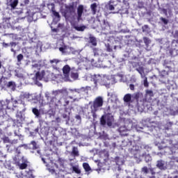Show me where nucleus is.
<instances>
[{
	"mask_svg": "<svg viewBox=\"0 0 178 178\" xmlns=\"http://www.w3.org/2000/svg\"><path fill=\"white\" fill-rule=\"evenodd\" d=\"M113 122H115V118L111 113L103 115L100 118L101 126H106L107 124L108 127H112Z\"/></svg>",
	"mask_w": 178,
	"mask_h": 178,
	"instance_id": "obj_1",
	"label": "nucleus"
},
{
	"mask_svg": "<svg viewBox=\"0 0 178 178\" xmlns=\"http://www.w3.org/2000/svg\"><path fill=\"white\" fill-rule=\"evenodd\" d=\"M87 91L86 88H81L79 89H71L70 90V95L68 97L70 99H73L74 102L76 101H79L77 99L78 97H81V95H84V92Z\"/></svg>",
	"mask_w": 178,
	"mask_h": 178,
	"instance_id": "obj_2",
	"label": "nucleus"
},
{
	"mask_svg": "<svg viewBox=\"0 0 178 178\" xmlns=\"http://www.w3.org/2000/svg\"><path fill=\"white\" fill-rule=\"evenodd\" d=\"M89 105H90V109H97L99 111V108L104 106V97L101 96L97 97L93 102H90Z\"/></svg>",
	"mask_w": 178,
	"mask_h": 178,
	"instance_id": "obj_3",
	"label": "nucleus"
},
{
	"mask_svg": "<svg viewBox=\"0 0 178 178\" xmlns=\"http://www.w3.org/2000/svg\"><path fill=\"white\" fill-rule=\"evenodd\" d=\"M56 97H52L51 99L49 102V105L51 106H62V102L64 101V106H67V105H69L70 101L67 99V98H63L58 100V103H56Z\"/></svg>",
	"mask_w": 178,
	"mask_h": 178,
	"instance_id": "obj_4",
	"label": "nucleus"
},
{
	"mask_svg": "<svg viewBox=\"0 0 178 178\" xmlns=\"http://www.w3.org/2000/svg\"><path fill=\"white\" fill-rule=\"evenodd\" d=\"M24 156H20L19 154L16 155L13 158V161L17 166H19L20 170H24V169L27 168V163H20V159H24Z\"/></svg>",
	"mask_w": 178,
	"mask_h": 178,
	"instance_id": "obj_5",
	"label": "nucleus"
},
{
	"mask_svg": "<svg viewBox=\"0 0 178 178\" xmlns=\"http://www.w3.org/2000/svg\"><path fill=\"white\" fill-rule=\"evenodd\" d=\"M76 13V9L74 8V5H70V6H66L65 9L64 10V16L67 18L69 19V17H72L74 13Z\"/></svg>",
	"mask_w": 178,
	"mask_h": 178,
	"instance_id": "obj_6",
	"label": "nucleus"
},
{
	"mask_svg": "<svg viewBox=\"0 0 178 178\" xmlns=\"http://www.w3.org/2000/svg\"><path fill=\"white\" fill-rule=\"evenodd\" d=\"M171 47L172 49L170 50V54L171 56H175L174 52L176 54L178 51V40H173L171 42Z\"/></svg>",
	"mask_w": 178,
	"mask_h": 178,
	"instance_id": "obj_7",
	"label": "nucleus"
},
{
	"mask_svg": "<svg viewBox=\"0 0 178 178\" xmlns=\"http://www.w3.org/2000/svg\"><path fill=\"white\" fill-rule=\"evenodd\" d=\"M172 141L170 139H163L161 142V145H159V149H163V148H168L169 145H172Z\"/></svg>",
	"mask_w": 178,
	"mask_h": 178,
	"instance_id": "obj_8",
	"label": "nucleus"
},
{
	"mask_svg": "<svg viewBox=\"0 0 178 178\" xmlns=\"http://www.w3.org/2000/svg\"><path fill=\"white\" fill-rule=\"evenodd\" d=\"M7 5L10 7L11 10H15L19 5V0H7Z\"/></svg>",
	"mask_w": 178,
	"mask_h": 178,
	"instance_id": "obj_9",
	"label": "nucleus"
},
{
	"mask_svg": "<svg viewBox=\"0 0 178 178\" xmlns=\"http://www.w3.org/2000/svg\"><path fill=\"white\" fill-rule=\"evenodd\" d=\"M156 168L160 169V170H166V169H168V167H166V162L163 160H158L156 161Z\"/></svg>",
	"mask_w": 178,
	"mask_h": 178,
	"instance_id": "obj_10",
	"label": "nucleus"
},
{
	"mask_svg": "<svg viewBox=\"0 0 178 178\" xmlns=\"http://www.w3.org/2000/svg\"><path fill=\"white\" fill-rule=\"evenodd\" d=\"M84 12V6L83 5H79L77 8V20L80 22L81 19V16H83V13Z\"/></svg>",
	"mask_w": 178,
	"mask_h": 178,
	"instance_id": "obj_11",
	"label": "nucleus"
},
{
	"mask_svg": "<svg viewBox=\"0 0 178 178\" xmlns=\"http://www.w3.org/2000/svg\"><path fill=\"white\" fill-rule=\"evenodd\" d=\"M119 132L121 136H128L129 135V130L126 127H120L119 128Z\"/></svg>",
	"mask_w": 178,
	"mask_h": 178,
	"instance_id": "obj_12",
	"label": "nucleus"
},
{
	"mask_svg": "<svg viewBox=\"0 0 178 178\" xmlns=\"http://www.w3.org/2000/svg\"><path fill=\"white\" fill-rule=\"evenodd\" d=\"M44 76H45V71L44 70H42L41 72H38L36 74H35V79L36 80H42V79H44Z\"/></svg>",
	"mask_w": 178,
	"mask_h": 178,
	"instance_id": "obj_13",
	"label": "nucleus"
},
{
	"mask_svg": "<svg viewBox=\"0 0 178 178\" xmlns=\"http://www.w3.org/2000/svg\"><path fill=\"white\" fill-rule=\"evenodd\" d=\"M131 97H132L131 94L130 93L126 94L123 97L124 102H126L127 104H129V102H133V100H131Z\"/></svg>",
	"mask_w": 178,
	"mask_h": 178,
	"instance_id": "obj_14",
	"label": "nucleus"
},
{
	"mask_svg": "<svg viewBox=\"0 0 178 178\" xmlns=\"http://www.w3.org/2000/svg\"><path fill=\"white\" fill-rule=\"evenodd\" d=\"M17 42H10V47L11 52H13L14 55H16V50H15V48H16V46L17 45Z\"/></svg>",
	"mask_w": 178,
	"mask_h": 178,
	"instance_id": "obj_15",
	"label": "nucleus"
},
{
	"mask_svg": "<svg viewBox=\"0 0 178 178\" xmlns=\"http://www.w3.org/2000/svg\"><path fill=\"white\" fill-rule=\"evenodd\" d=\"M63 73L65 74V76H69V73H70V67L67 65H65L63 67Z\"/></svg>",
	"mask_w": 178,
	"mask_h": 178,
	"instance_id": "obj_16",
	"label": "nucleus"
},
{
	"mask_svg": "<svg viewBox=\"0 0 178 178\" xmlns=\"http://www.w3.org/2000/svg\"><path fill=\"white\" fill-rule=\"evenodd\" d=\"M89 42L90 44H92L93 47H97V38L94 36L89 37Z\"/></svg>",
	"mask_w": 178,
	"mask_h": 178,
	"instance_id": "obj_17",
	"label": "nucleus"
},
{
	"mask_svg": "<svg viewBox=\"0 0 178 178\" xmlns=\"http://www.w3.org/2000/svg\"><path fill=\"white\" fill-rule=\"evenodd\" d=\"M97 8H98L97 3H93L90 5V9L92 15H97Z\"/></svg>",
	"mask_w": 178,
	"mask_h": 178,
	"instance_id": "obj_18",
	"label": "nucleus"
},
{
	"mask_svg": "<svg viewBox=\"0 0 178 178\" xmlns=\"http://www.w3.org/2000/svg\"><path fill=\"white\" fill-rule=\"evenodd\" d=\"M6 148L8 152H12L13 151H15V149H16V146H15L13 143H10L8 145H6Z\"/></svg>",
	"mask_w": 178,
	"mask_h": 178,
	"instance_id": "obj_19",
	"label": "nucleus"
},
{
	"mask_svg": "<svg viewBox=\"0 0 178 178\" xmlns=\"http://www.w3.org/2000/svg\"><path fill=\"white\" fill-rule=\"evenodd\" d=\"M58 165H60V168H65V162H66V160L59 157L57 161Z\"/></svg>",
	"mask_w": 178,
	"mask_h": 178,
	"instance_id": "obj_20",
	"label": "nucleus"
},
{
	"mask_svg": "<svg viewBox=\"0 0 178 178\" xmlns=\"http://www.w3.org/2000/svg\"><path fill=\"white\" fill-rule=\"evenodd\" d=\"M102 29L104 31H106V30L109 31L111 30V26L109 25V23L104 22Z\"/></svg>",
	"mask_w": 178,
	"mask_h": 178,
	"instance_id": "obj_21",
	"label": "nucleus"
},
{
	"mask_svg": "<svg viewBox=\"0 0 178 178\" xmlns=\"http://www.w3.org/2000/svg\"><path fill=\"white\" fill-rule=\"evenodd\" d=\"M83 168L85 172H91V167L90 166V164H88V163H83Z\"/></svg>",
	"mask_w": 178,
	"mask_h": 178,
	"instance_id": "obj_22",
	"label": "nucleus"
},
{
	"mask_svg": "<svg viewBox=\"0 0 178 178\" xmlns=\"http://www.w3.org/2000/svg\"><path fill=\"white\" fill-rule=\"evenodd\" d=\"M30 145H32V149H40V145L37 144V142H35V140H32Z\"/></svg>",
	"mask_w": 178,
	"mask_h": 178,
	"instance_id": "obj_23",
	"label": "nucleus"
},
{
	"mask_svg": "<svg viewBox=\"0 0 178 178\" xmlns=\"http://www.w3.org/2000/svg\"><path fill=\"white\" fill-rule=\"evenodd\" d=\"M72 170L74 173H76V175H80L81 173V170H80L79 165H73Z\"/></svg>",
	"mask_w": 178,
	"mask_h": 178,
	"instance_id": "obj_24",
	"label": "nucleus"
},
{
	"mask_svg": "<svg viewBox=\"0 0 178 178\" xmlns=\"http://www.w3.org/2000/svg\"><path fill=\"white\" fill-rule=\"evenodd\" d=\"M140 99V93L136 92L132 95V102L134 101H136V102H138V99Z\"/></svg>",
	"mask_w": 178,
	"mask_h": 178,
	"instance_id": "obj_25",
	"label": "nucleus"
},
{
	"mask_svg": "<svg viewBox=\"0 0 178 178\" xmlns=\"http://www.w3.org/2000/svg\"><path fill=\"white\" fill-rule=\"evenodd\" d=\"M136 72L140 74L141 77L144 76V67H139L138 68L136 69Z\"/></svg>",
	"mask_w": 178,
	"mask_h": 178,
	"instance_id": "obj_26",
	"label": "nucleus"
},
{
	"mask_svg": "<svg viewBox=\"0 0 178 178\" xmlns=\"http://www.w3.org/2000/svg\"><path fill=\"white\" fill-rule=\"evenodd\" d=\"M90 112L93 119H97V112H98V110L95 108H90Z\"/></svg>",
	"mask_w": 178,
	"mask_h": 178,
	"instance_id": "obj_27",
	"label": "nucleus"
},
{
	"mask_svg": "<svg viewBox=\"0 0 178 178\" xmlns=\"http://www.w3.org/2000/svg\"><path fill=\"white\" fill-rule=\"evenodd\" d=\"M51 11L55 17H57V19H60V15H59V13L55 10V7H53L51 8Z\"/></svg>",
	"mask_w": 178,
	"mask_h": 178,
	"instance_id": "obj_28",
	"label": "nucleus"
},
{
	"mask_svg": "<svg viewBox=\"0 0 178 178\" xmlns=\"http://www.w3.org/2000/svg\"><path fill=\"white\" fill-rule=\"evenodd\" d=\"M72 154L74 156H79V150L77 149V147H74L72 148Z\"/></svg>",
	"mask_w": 178,
	"mask_h": 178,
	"instance_id": "obj_29",
	"label": "nucleus"
},
{
	"mask_svg": "<svg viewBox=\"0 0 178 178\" xmlns=\"http://www.w3.org/2000/svg\"><path fill=\"white\" fill-rule=\"evenodd\" d=\"M71 79L73 80H77L79 79V73L77 72H72L70 74Z\"/></svg>",
	"mask_w": 178,
	"mask_h": 178,
	"instance_id": "obj_30",
	"label": "nucleus"
},
{
	"mask_svg": "<svg viewBox=\"0 0 178 178\" xmlns=\"http://www.w3.org/2000/svg\"><path fill=\"white\" fill-rule=\"evenodd\" d=\"M65 92H67V91L65 89H61V90H56L54 92L55 95H58L59 94H65Z\"/></svg>",
	"mask_w": 178,
	"mask_h": 178,
	"instance_id": "obj_31",
	"label": "nucleus"
},
{
	"mask_svg": "<svg viewBox=\"0 0 178 178\" xmlns=\"http://www.w3.org/2000/svg\"><path fill=\"white\" fill-rule=\"evenodd\" d=\"M32 112L36 116V118H39L40 117V111L38 108H33L32 109Z\"/></svg>",
	"mask_w": 178,
	"mask_h": 178,
	"instance_id": "obj_32",
	"label": "nucleus"
},
{
	"mask_svg": "<svg viewBox=\"0 0 178 178\" xmlns=\"http://www.w3.org/2000/svg\"><path fill=\"white\" fill-rule=\"evenodd\" d=\"M74 29H75L76 31H84V30H86V26H74Z\"/></svg>",
	"mask_w": 178,
	"mask_h": 178,
	"instance_id": "obj_33",
	"label": "nucleus"
},
{
	"mask_svg": "<svg viewBox=\"0 0 178 178\" xmlns=\"http://www.w3.org/2000/svg\"><path fill=\"white\" fill-rule=\"evenodd\" d=\"M113 3V2H112V1H110L107 4L108 9H109V10H115V6H113V5L111 4Z\"/></svg>",
	"mask_w": 178,
	"mask_h": 178,
	"instance_id": "obj_34",
	"label": "nucleus"
},
{
	"mask_svg": "<svg viewBox=\"0 0 178 178\" xmlns=\"http://www.w3.org/2000/svg\"><path fill=\"white\" fill-rule=\"evenodd\" d=\"M143 41L146 45V47H148L149 45V43L151 42V40H149V38H148L147 37L143 38Z\"/></svg>",
	"mask_w": 178,
	"mask_h": 178,
	"instance_id": "obj_35",
	"label": "nucleus"
},
{
	"mask_svg": "<svg viewBox=\"0 0 178 178\" xmlns=\"http://www.w3.org/2000/svg\"><path fill=\"white\" fill-rule=\"evenodd\" d=\"M24 58V56L22 54H19L17 56V60L18 63H20V62H22V59Z\"/></svg>",
	"mask_w": 178,
	"mask_h": 178,
	"instance_id": "obj_36",
	"label": "nucleus"
},
{
	"mask_svg": "<svg viewBox=\"0 0 178 178\" xmlns=\"http://www.w3.org/2000/svg\"><path fill=\"white\" fill-rule=\"evenodd\" d=\"M67 49V47L66 45H64L62 47H59V51L62 52V54H65Z\"/></svg>",
	"mask_w": 178,
	"mask_h": 178,
	"instance_id": "obj_37",
	"label": "nucleus"
},
{
	"mask_svg": "<svg viewBox=\"0 0 178 178\" xmlns=\"http://www.w3.org/2000/svg\"><path fill=\"white\" fill-rule=\"evenodd\" d=\"M1 45L3 47V48H5L6 49L10 47V43H6L5 42H3L1 43Z\"/></svg>",
	"mask_w": 178,
	"mask_h": 178,
	"instance_id": "obj_38",
	"label": "nucleus"
},
{
	"mask_svg": "<svg viewBox=\"0 0 178 178\" xmlns=\"http://www.w3.org/2000/svg\"><path fill=\"white\" fill-rule=\"evenodd\" d=\"M142 173H145V175L148 174L149 170H148V168L147 166H145L142 168L141 169Z\"/></svg>",
	"mask_w": 178,
	"mask_h": 178,
	"instance_id": "obj_39",
	"label": "nucleus"
},
{
	"mask_svg": "<svg viewBox=\"0 0 178 178\" xmlns=\"http://www.w3.org/2000/svg\"><path fill=\"white\" fill-rule=\"evenodd\" d=\"M3 142L6 144L8 143H9V144H10V139H9V137H7V136H4L3 138Z\"/></svg>",
	"mask_w": 178,
	"mask_h": 178,
	"instance_id": "obj_40",
	"label": "nucleus"
},
{
	"mask_svg": "<svg viewBox=\"0 0 178 178\" xmlns=\"http://www.w3.org/2000/svg\"><path fill=\"white\" fill-rule=\"evenodd\" d=\"M27 176H28V177H29V178H34V176L33 175V170H29L27 171Z\"/></svg>",
	"mask_w": 178,
	"mask_h": 178,
	"instance_id": "obj_41",
	"label": "nucleus"
},
{
	"mask_svg": "<svg viewBox=\"0 0 178 178\" xmlns=\"http://www.w3.org/2000/svg\"><path fill=\"white\" fill-rule=\"evenodd\" d=\"M143 86H144V87H149V83H148V79L147 77H145L143 81Z\"/></svg>",
	"mask_w": 178,
	"mask_h": 178,
	"instance_id": "obj_42",
	"label": "nucleus"
},
{
	"mask_svg": "<svg viewBox=\"0 0 178 178\" xmlns=\"http://www.w3.org/2000/svg\"><path fill=\"white\" fill-rule=\"evenodd\" d=\"M160 20L164 24H168L169 23V20L166 19V18H164L163 17H161L160 18Z\"/></svg>",
	"mask_w": 178,
	"mask_h": 178,
	"instance_id": "obj_43",
	"label": "nucleus"
},
{
	"mask_svg": "<svg viewBox=\"0 0 178 178\" xmlns=\"http://www.w3.org/2000/svg\"><path fill=\"white\" fill-rule=\"evenodd\" d=\"M142 30L143 33H145V31H148V30H149V27L148 26V25H144L142 27Z\"/></svg>",
	"mask_w": 178,
	"mask_h": 178,
	"instance_id": "obj_44",
	"label": "nucleus"
},
{
	"mask_svg": "<svg viewBox=\"0 0 178 178\" xmlns=\"http://www.w3.org/2000/svg\"><path fill=\"white\" fill-rule=\"evenodd\" d=\"M163 66H165L167 69H169V70H172V67H170V65H169V63H168V62H166V60L164 61Z\"/></svg>",
	"mask_w": 178,
	"mask_h": 178,
	"instance_id": "obj_45",
	"label": "nucleus"
},
{
	"mask_svg": "<svg viewBox=\"0 0 178 178\" xmlns=\"http://www.w3.org/2000/svg\"><path fill=\"white\" fill-rule=\"evenodd\" d=\"M15 83L13 81H9L6 86L8 88H10V87H14Z\"/></svg>",
	"mask_w": 178,
	"mask_h": 178,
	"instance_id": "obj_46",
	"label": "nucleus"
},
{
	"mask_svg": "<svg viewBox=\"0 0 178 178\" xmlns=\"http://www.w3.org/2000/svg\"><path fill=\"white\" fill-rule=\"evenodd\" d=\"M50 63L51 65H54V63H55L56 65H58V63H59V60L58 59H53L50 60Z\"/></svg>",
	"mask_w": 178,
	"mask_h": 178,
	"instance_id": "obj_47",
	"label": "nucleus"
},
{
	"mask_svg": "<svg viewBox=\"0 0 178 178\" xmlns=\"http://www.w3.org/2000/svg\"><path fill=\"white\" fill-rule=\"evenodd\" d=\"M168 74H169V73H168L166 70L161 71V77H165V76H168Z\"/></svg>",
	"mask_w": 178,
	"mask_h": 178,
	"instance_id": "obj_48",
	"label": "nucleus"
},
{
	"mask_svg": "<svg viewBox=\"0 0 178 178\" xmlns=\"http://www.w3.org/2000/svg\"><path fill=\"white\" fill-rule=\"evenodd\" d=\"M146 94L149 95V97H154V92L152 90H147Z\"/></svg>",
	"mask_w": 178,
	"mask_h": 178,
	"instance_id": "obj_49",
	"label": "nucleus"
},
{
	"mask_svg": "<svg viewBox=\"0 0 178 178\" xmlns=\"http://www.w3.org/2000/svg\"><path fill=\"white\" fill-rule=\"evenodd\" d=\"M45 97L47 98V100L52 99V97H51V93L49 92L45 93Z\"/></svg>",
	"mask_w": 178,
	"mask_h": 178,
	"instance_id": "obj_50",
	"label": "nucleus"
},
{
	"mask_svg": "<svg viewBox=\"0 0 178 178\" xmlns=\"http://www.w3.org/2000/svg\"><path fill=\"white\" fill-rule=\"evenodd\" d=\"M48 170L50 173H51V175H56V171L55 170V169L49 168Z\"/></svg>",
	"mask_w": 178,
	"mask_h": 178,
	"instance_id": "obj_51",
	"label": "nucleus"
},
{
	"mask_svg": "<svg viewBox=\"0 0 178 178\" xmlns=\"http://www.w3.org/2000/svg\"><path fill=\"white\" fill-rule=\"evenodd\" d=\"M107 52H112L113 49L112 47H111V45L108 44L106 47Z\"/></svg>",
	"mask_w": 178,
	"mask_h": 178,
	"instance_id": "obj_52",
	"label": "nucleus"
},
{
	"mask_svg": "<svg viewBox=\"0 0 178 178\" xmlns=\"http://www.w3.org/2000/svg\"><path fill=\"white\" fill-rule=\"evenodd\" d=\"M18 143V140L17 139H14L12 141H10V144H13V145H15V144H17Z\"/></svg>",
	"mask_w": 178,
	"mask_h": 178,
	"instance_id": "obj_53",
	"label": "nucleus"
},
{
	"mask_svg": "<svg viewBox=\"0 0 178 178\" xmlns=\"http://www.w3.org/2000/svg\"><path fill=\"white\" fill-rule=\"evenodd\" d=\"M93 52H94V55H95V56L98 55V49H97V48H93Z\"/></svg>",
	"mask_w": 178,
	"mask_h": 178,
	"instance_id": "obj_54",
	"label": "nucleus"
},
{
	"mask_svg": "<svg viewBox=\"0 0 178 178\" xmlns=\"http://www.w3.org/2000/svg\"><path fill=\"white\" fill-rule=\"evenodd\" d=\"M173 37L174 38H178V31H175Z\"/></svg>",
	"mask_w": 178,
	"mask_h": 178,
	"instance_id": "obj_55",
	"label": "nucleus"
},
{
	"mask_svg": "<svg viewBox=\"0 0 178 178\" xmlns=\"http://www.w3.org/2000/svg\"><path fill=\"white\" fill-rule=\"evenodd\" d=\"M129 88H130V90H131L132 91H134V84H130V85H129Z\"/></svg>",
	"mask_w": 178,
	"mask_h": 178,
	"instance_id": "obj_56",
	"label": "nucleus"
},
{
	"mask_svg": "<svg viewBox=\"0 0 178 178\" xmlns=\"http://www.w3.org/2000/svg\"><path fill=\"white\" fill-rule=\"evenodd\" d=\"M76 119H77L78 120H81V116H80V115H76Z\"/></svg>",
	"mask_w": 178,
	"mask_h": 178,
	"instance_id": "obj_57",
	"label": "nucleus"
},
{
	"mask_svg": "<svg viewBox=\"0 0 178 178\" xmlns=\"http://www.w3.org/2000/svg\"><path fill=\"white\" fill-rule=\"evenodd\" d=\"M62 117L63 118V119H67V114L63 113V114L62 115Z\"/></svg>",
	"mask_w": 178,
	"mask_h": 178,
	"instance_id": "obj_58",
	"label": "nucleus"
},
{
	"mask_svg": "<svg viewBox=\"0 0 178 178\" xmlns=\"http://www.w3.org/2000/svg\"><path fill=\"white\" fill-rule=\"evenodd\" d=\"M40 158H41V160L42 161L43 163H47V161H45V159H44V157L40 156Z\"/></svg>",
	"mask_w": 178,
	"mask_h": 178,
	"instance_id": "obj_59",
	"label": "nucleus"
},
{
	"mask_svg": "<svg viewBox=\"0 0 178 178\" xmlns=\"http://www.w3.org/2000/svg\"><path fill=\"white\" fill-rule=\"evenodd\" d=\"M29 2H30V0H24L25 5H29Z\"/></svg>",
	"mask_w": 178,
	"mask_h": 178,
	"instance_id": "obj_60",
	"label": "nucleus"
},
{
	"mask_svg": "<svg viewBox=\"0 0 178 178\" xmlns=\"http://www.w3.org/2000/svg\"><path fill=\"white\" fill-rule=\"evenodd\" d=\"M24 97H25V98H29V97H30V95L29 94H24Z\"/></svg>",
	"mask_w": 178,
	"mask_h": 178,
	"instance_id": "obj_61",
	"label": "nucleus"
},
{
	"mask_svg": "<svg viewBox=\"0 0 178 178\" xmlns=\"http://www.w3.org/2000/svg\"><path fill=\"white\" fill-rule=\"evenodd\" d=\"M39 130L40 129L38 128H36V129H35L34 131L35 134H37V133H38Z\"/></svg>",
	"mask_w": 178,
	"mask_h": 178,
	"instance_id": "obj_62",
	"label": "nucleus"
},
{
	"mask_svg": "<svg viewBox=\"0 0 178 178\" xmlns=\"http://www.w3.org/2000/svg\"><path fill=\"white\" fill-rule=\"evenodd\" d=\"M52 31H54V33H58V29H53Z\"/></svg>",
	"mask_w": 178,
	"mask_h": 178,
	"instance_id": "obj_63",
	"label": "nucleus"
},
{
	"mask_svg": "<svg viewBox=\"0 0 178 178\" xmlns=\"http://www.w3.org/2000/svg\"><path fill=\"white\" fill-rule=\"evenodd\" d=\"M37 152H38L40 155H41V151H40V150H38Z\"/></svg>",
	"mask_w": 178,
	"mask_h": 178,
	"instance_id": "obj_64",
	"label": "nucleus"
}]
</instances>
